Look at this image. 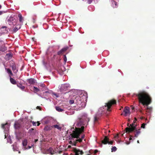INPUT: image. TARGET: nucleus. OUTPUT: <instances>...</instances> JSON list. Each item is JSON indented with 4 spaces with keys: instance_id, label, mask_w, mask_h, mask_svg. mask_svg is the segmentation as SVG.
<instances>
[{
    "instance_id": "obj_3",
    "label": "nucleus",
    "mask_w": 155,
    "mask_h": 155,
    "mask_svg": "<svg viewBox=\"0 0 155 155\" xmlns=\"http://www.w3.org/2000/svg\"><path fill=\"white\" fill-rule=\"evenodd\" d=\"M127 126L128 127H127L125 128V133H133L134 135V137H137L141 132L140 129V128L137 129V127H136V125L134 123L131 124L130 125L129 123H128Z\"/></svg>"
},
{
    "instance_id": "obj_53",
    "label": "nucleus",
    "mask_w": 155,
    "mask_h": 155,
    "mask_svg": "<svg viewBox=\"0 0 155 155\" xmlns=\"http://www.w3.org/2000/svg\"><path fill=\"white\" fill-rule=\"evenodd\" d=\"M2 8V5H0V9H1Z\"/></svg>"
},
{
    "instance_id": "obj_24",
    "label": "nucleus",
    "mask_w": 155,
    "mask_h": 155,
    "mask_svg": "<svg viewBox=\"0 0 155 155\" xmlns=\"http://www.w3.org/2000/svg\"><path fill=\"white\" fill-rule=\"evenodd\" d=\"M18 17L19 18V22L22 23L23 20V17H22L21 15V14H19L18 15Z\"/></svg>"
},
{
    "instance_id": "obj_2",
    "label": "nucleus",
    "mask_w": 155,
    "mask_h": 155,
    "mask_svg": "<svg viewBox=\"0 0 155 155\" xmlns=\"http://www.w3.org/2000/svg\"><path fill=\"white\" fill-rule=\"evenodd\" d=\"M140 103L143 105L148 106L152 102V98L149 94L144 91L136 94Z\"/></svg>"
},
{
    "instance_id": "obj_56",
    "label": "nucleus",
    "mask_w": 155,
    "mask_h": 155,
    "mask_svg": "<svg viewBox=\"0 0 155 155\" xmlns=\"http://www.w3.org/2000/svg\"><path fill=\"white\" fill-rule=\"evenodd\" d=\"M31 147H30V146H29V148H31Z\"/></svg>"
},
{
    "instance_id": "obj_16",
    "label": "nucleus",
    "mask_w": 155,
    "mask_h": 155,
    "mask_svg": "<svg viewBox=\"0 0 155 155\" xmlns=\"http://www.w3.org/2000/svg\"><path fill=\"white\" fill-rule=\"evenodd\" d=\"M21 25L19 24H16V26L14 28V29H13V31L14 32H15L17 31L18 30L21 28Z\"/></svg>"
},
{
    "instance_id": "obj_10",
    "label": "nucleus",
    "mask_w": 155,
    "mask_h": 155,
    "mask_svg": "<svg viewBox=\"0 0 155 155\" xmlns=\"http://www.w3.org/2000/svg\"><path fill=\"white\" fill-rule=\"evenodd\" d=\"M10 66L12 67V70L15 73H16L18 72V70L17 68L16 65L14 63L12 62V64L10 65Z\"/></svg>"
},
{
    "instance_id": "obj_43",
    "label": "nucleus",
    "mask_w": 155,
    "mask_h": 155,
    "mask_svg": "<svg viewBox=\"0 0 155 155\" xmlns=\"http://www.w3.org/2000/svg\"><path fill=\"white\" fill-rule=\"evenodd\" d=\"M98 152V150H95L94 151V153L95 154Z\"/></svg>"
},
{
    "instance_id": "obj_28",
    "label": "nucleus",
    "mask_w": 155,
    "mask_h": 155,
    "mask_svg": "<svg viewBox=\"0 0 155 155\" xmlns=\"http://www.w3.org/2000/svg\"><path fill=\"white\" fill-rule=\"evenodd\" d=\"M22 137V136H21L20 134H18L17 135L16 137L17 139L18 140L21 139Z\"/></svg>"
},
{
    "instance_id": "obj_34",
    "label": "nucleus",
    "mask_w": 155,
    "mask_h": 155,
    "mask_svg": "<svg viewBox=\"0 0 155 155\" xmlns=\"http://www.w3.org/2000/svg\"><path fill=\"white\" fill-rule=\"evenodd\" d=\"M30 122L32 123V125L33 126H36L37 122L34 121H32L31 120L30 121Z\"/></svg>"
},
{
    "instance_id": "obj_9",
    "label": "nucleus",
    "mask_w": 155,
    "mask_h": 155,
    "mask_svg": "<svg viewBox=\"0 0 155 155\" xmlns=\"http://www.w3.org/2000/svg\"><path fill=\"white\" fill-rule=\"evenodd\" d=\"M74 152L75 153V155H83L84 154V152L82 150L76 148H74Z\"/></svg>"
},
{
    "instance_id": "obj_60",
    "label": "nucleus",
    "mask_w": 155,
    "mask_h": 155,
    "mask_svg": "<svg viewBox=\"0 0 155 155\" xmlns=\"http://www.w3.org/2000/svg\"><path fill=\"white\" fill-rule=\"evenodd\" d=\"M21 70H22V68H21Z\"/></svg>"
},
{
    "instance_id": "obj_5",
    "label": "nucleus",
    "mask_w": 155,
    "mask_h": 155,
    "mask_svg": "<svg viewBox=\"0 0 155 155\" xmlns=\"http://www.w3.org/2000/svg\"><path fill=\"white\" fill-rule=\"evenodd\" d=\"M69 87L68 84H64L60 85L59 88L60 92H63L68 90Z\"/></svg>"
},
{
    "instance_id": "obj_58",
    "label": "nucleus",
    "mask_w": 155,
    "mask_h": 155,
    "mask_svg": "<svg viewBox=\"0 0 155 155\" xmlns=\"http://www.w3.org/2000/svg\"><path fill=\"white\" fill-rule=\"evenodd\" d=\"M132 109H133H133H134V107H132Z\"/></svg>"
},
{
    "instance_id": "obj_23",
    "label": "nucleus",
    "mask_w": 155,
    "mask_h": 155,
    "mask_svg": "<svg viewBox=\"0 0 155 155\" xmlns=\"http://www.w3.org/2000/svg\"><path fill=\"white\" fill-rule=\"evenodd\" d=\"M17 86L18 87H19L21 89V90H23L25 88V87L23 85L21 84L20 83H19L17 84Z\"/></svg>"
},
{
    "instance_id": "obj_14",
    "label": "nucleus",
    "mask_w": 155,
    "mask_h": 155,
    "mask_svg": "<svg viewBox=\"0 0 155 155\" xmlns=\"http://www.w3.org/2000/svg\"><path fill=\"white\" fill-rule=\"evenodd\" d=\"M1 31L2 33H6L8 32L7 27L4 26L1 28Z\"/></svg>"
},
{
    "instance_id": "obj_4",
    "label": "nucleus",
    "mask_w": 155,
    "mask_h": 155,
    "mask_svg": "<svg viewBox=\"0 0 155 155\" xmlns=\"http://www.w3.org/2000/svg\"><path fill=\"white\" fill-rule=\"evenodd\" d=\"M116 104V101L114 99H112L109 101L107 103H105V107H107V110L110 111H111L110 108L112 105L115 104Z\"/></svg>"
},
{
    "instance_id": "obj_52",
    "label": "nucleus",
    "mask_w": 155,
    "mask_h": 155,
    "mask_svg": "<svg viewBox=\"0 0 155 155\" xmlns=\"http://www.w3.org/2000/svg\"><path fill=\"white\" fill-rule=\"evenodd\" d=\"M130 143V142H127L126 144H129Z\"/></svg>"
},
{
    "instance_id": "obj_18",
    "label": "nucleus",
    "mask_w": 155,
    "mask_h": 155,
    "mask_svg": "<svg viewBox=\"0 0 155 155\" xmlns=\"http://www.w3.org/2000/svg\"><path fill=\"white\" fill-rule=\"evenodd\" d=\"M14 126L15 129H18L19 128L21 127V125L18 122H16L14 124Z\"/></svg>"
},
{
    "instance_id": "obj_55",
    "label": "nucleus",
    "mask_w": 155,
    "mask_h": 155,
    "mask_svg": "<svg viewBox=\"0 0 155 155\" xmlns=\"http://www.w3.org/2000/svg\"><path fill=\"white\" fill-rule=\"evenodd\" d=\"M18 153H21V151H18Z\"/></svg>"
},
{
    "instance_id": "obj_21",
    "label": "nucleus",
    "mask_w": 155,
    "mask_h": 155,
    "mask_svg": "<svg viewBox=\"0 0 155 155\" xmlns=\"http://www.w3.org/2000/svg\"><path fill=\"white\" fill-rule=\"evenodd\" d=\"M48 153H50L51 154H53L54 153V150L52 148H50L49 149L47 150Z\"/></svg>"
},
{
    "instance_id": "obj_19",
    "label": "nucleus",
    "mask_w": 155,
    "mask_h": 155,
    "mask_svg": "<svg viewBox=\"0 0 155 155\" xmlns=\"http://www.w3.org/2000/svg\"><path fill=\"white\" fill-rule=\"evenodd\" d=\"M7 49V48L4 45H2L1 46L0 45V51L4 52Z\"/></svg>"
},
{
    "instance_id": "obj_40",
    "label": "nucleus",
    "mask_w": 155,
    "mask_h": 155,
    "mask_svg": "<svg viewBox=\"0 0 155 155\" xmlns=\"http://www.w3.org/2000/svg\"><path fill=\"white\" fill-rule=\"evenodd\" d=\"M98 120V118H97L96 117H94V122H96Z\"/></svg>"
},
{
    "instance_id": "obj_49",
    "label": "nucleus",
    "mask_w": 155,
    "mask_h": 155,
    "mask_svg": "<svg viewBox=\"0 0 155 155\" xmlns=\"http://www.w3.org/2000/svg\"><path fill=\"white\" fill-rule=\"evenodd\" d=\"M37 123H38V125H37V126H39L40 124V123L38 122H37Z\"/></svg>"
},
{
    "instance_id": "obj_7",
    "label": "nucleus",
    "mask_w": 155,
    "mask_h": 155,
    "mask_svg": "<svg viewBox=\"0 0 155 155\" xmlns=\"http://www.w3.org/2000/svg\"><path fill=\"white\" fill-rule=\"evenodd\" d=\"M124 113V116L126 117L128 115H129L130 113V112L129 107H125L124 110H123V113L121 114V115H123Z\"/></svg>"
},
{
    "instance_id": "obj_37",
    "label": "nucleus",
    "mask_w": 155,
    "mask_h": 155,
    "mask_svg": "<svg viewBox=\"0 0 155 155\" xmlns=\"http://www.w3.org/2000/svg\"><path fill=\"white\" fill-rule=\"evenodd\" d=\"M6 56L8 57H10V58L12 57V55H11L10 54H7Z\"/></svg>"
},
{
    "instance_id": "obj_46",
    "label": "nucleus",
    "mask_w": 155,
    "mask_h": 155,
    "mask_svg": "<svg viewBox=\"0 0 155 155\" xmlns=\"http://www.w3.org/2000/svg\"><path fill=\"white\" fill-rule=\"evenodd\" d=\"M130 137L129 138V140H130L132 139V138H131V137H132L133 136H132V135H130Z\"/></svg>"
},
{
    "instance_id": "obj_50",
    "label": "nucleus",
    "mask_w": 155,
    "mask_h": 155,
    "mask_svg": "<svg viewBox=\"0 0 155 155\" xmlns=\"http://www.w3.org/2000/svg\"><path fill=\"white\" fill-rule=\"evenodd\" d=\"M38 141V139H35V141H34L35 143L36 142Z\"/></svg>"
},
{
    "instance_id": "obj_44",
    "label": "nucleus",
    "mask_w": 155,
    "mask_h": 155,
    "mask_svg": "<svg viewBox=\"0 0 155 155\" xmlns=\"http://www.w3.org/2000/svg\"><path fill=\"white\" fill-rule=\"evenodd\" d=\"M137 120V119H136V118H135V120H134V121L133 122V123L134 124H135V123L136 121Z\"/></svg>"
},
{
    "instance_id": "obj_20",
    "label": "nucleus",
    "mask_w": 155,
    "mask_h": 155,
    "mask_svg": "<svg viewBox=\"0 0 155 155\" xmlns=\"http://www.w3.org/2000/svg\"><path fill=\"white\" fill-rule=\"evenodd\" d=\"M22 145L23 147H24L26 149V146L27 145V140L26 139H25L24 140H23L22 141Z\"/></svg>"
},
{
    "instance_id": "obj_31",
    "label": "nucleus",
    "mask_w": 155,
    "mask_h": 155,
    "mask_svg": "<svg viewBox=\"0 0 155 155\" xmlns=\"http://www.w3.org/2000/svg\"><path fill=\"white\" fill-rule=\"evenodd\" d=\"M113 143H114L113 140H111V141H109V140L108 142H107V144H113Z\"/></svg>"
},
{
    "instance_id": "obj_39",
    "label": "nucleus",
    "mask_w": 155,
    "mask_h": 155,
    "mask_svg": "<svg viewBox=\"0 0 155 155\" xmlns=\"http://www.w3.org/2000/svg\"><path fill=\"white\" fill-rule=\"evenodd\" d=\"M93 0H87V3L88 4H91Z\"/></svg>"
},
{
    "instance_id": "obj_26",
    "label": "nucleus",
    "mask_w": 155,
    "mask_h": 155,
    "mask_svg": "<svg viewBox=\"0 0 155 155\" xmlns=\"http://www.w3.org/2000/svg\"><path fill=\"white\" fill-rule=\"evenodd\" d=\"M33 91L34 92L36 93L37 92H39L40 90L39 89L37 88V87H34Z\"/></svg>"
},
{
    "instance_id": "obj_25",
    "label": "nucleus",
    "mask_w": 155,
    "mask_h": 155,
    "mask_svg": "<svg viewBox=\"0 0 155 155\" xmlns=\"http://www.w3.org/2000/svg\"><path fill=\"white\" fill-rule=\"evenodd\" d=\"M55 108L56 110L59 112H62L64 110L63 109L59 107L56 106Z\"/></svg>"
},
{
    "instance_id": "obj_36",
    "label": "nucleus",
    "mask_w": 155,
    "mask_h": 155,
    "mask_svg": "<svg viewBox=\"0 0 155 155\" xmlns=\"http://www.w3.org/2000/svg\"><path fill=\"white\" fill-rule=\"evenodd\" d=\"M53 95H54V96H55V97H56L57 98L59 97V96H58V94H57L55 93H53Z\"/></svg>"
},
{
    "instance_id": "obj_6",
    "label": "nucleus",
    "mask_w": 155,
    "mask_h": 155,
    "mask_svg": "<svg viewBox=\"0 0 155 155\" xmlns=\"http://www.w3.org/2000/svg\"><path fill=\"white\" fill-rule=\"evenodd\" d=\"M74 99L75 100V103L77 104V105L81 104L83 101L81 97L79 95L75 96Z\"/></svg>"
},
{
    "instance_id": "obj_51",
    "label": "nucleus",
    "mask_w": 155,
    "mask_h": 155,
    "mask_svg": "<svg viewBox=\"0 0 155 155\" xmlns=\"http://www.w3.org/2000/svg\"><path fill=\"white\" fill-rule=\"evenodd\" d=\"M35 19L34 18H33V22L35 23Z\"/></svg>"
},
{
    "instance_id": "obj_1",
    "label": "nucleus",
    "mask_w": 155,
    "mask_h": 155,
    "mask_svg": "<svg viewBox=\"0 0 155 155\" xmlns=\"http://www.w3.org/2000/svg\"><path fill=\"white\" fill-rule=\"evenodd\" d=\"M90 119L86 117L85 119H81L80 120L78 124L81 126H87L88 122L89 121ZM81 127V128L72 127L71 129H73L72 133H71L68 136L69 140H71L70 141L69 143L74 146H76L78 142L81 143L82 141V140L84 138V135H80L84 132V126Z\"/></svg>"
},
{
    "instance_id": "obj_27",
    "label": "nucleus",
    "mask_w": 155,
    "mask_h": 155,
    "mask_svg": "<svg viewBox=\"0 0 155 155\" xmlns=\"http://www.w3.org/2000/svg\"><path fill=\"white\" fill-rule=\"evenodd\" d=\"M53 127L57 128L59 130L61 129V127H60L59 125H55L53 126Z\"/></svg>"
},
{
    "instance_id": "obj_33",
    "label": "nucleus",
    "mask_w": 155,
    "mask_h": 155,
    "mask_svg": "<svg viewBox=\"0 0 155 155\" xmlns=\"http://www.w3.org/2000/svg\"><path fill=\"white\" fill-rule=\"evenodd\" d=\"M64 62L66 63L67 61V57H66V55H64Z\"/></svg>"
},
{
    "instance_id": "obj_17",
    "label": "nucleus",
    "mask_w": 155,
    "mask_h": 155,
    "mask_svg": "<svg viewBox=\"0 0 155 155\" xmlns=\"http://www.w3.org/2000/svg\"><path fill=\"white\" fill-rule=\"evenodd\" d=\"M5 70H6L7 72L8 73L10 77L13 75L12 72L11 70L8 68H5Z\"/></svg>"
},
{
    "instance_id": "obj_45",
    "label": "nucleus",
    "mask_w": 155,
    "mask_h": 155,
    "mask_svg": "<svg viewBox=\"0 0 155 155\" xmlns=\"http://www.w3.org/2000/svg\"><path fill=\"white\" fill-rule=\"evenodd\" d=\"M118 134H117L114 137V138H118Z\"/></svg>"
},
{
    "instance_id": "obj_8",
    "label": "nucleus",
    "mask_w": 155,
    "mask_h": 155,
    "mask_svg": "<svg viewBox=\"0 0 155 155\" xmlns=\"http://www.w3.org/2000/svg\"><path fill=\"white\" fill-rule=\"evenodd\" d=\"M17 20L15 18H10L8 19V23L9 25L15 26L17 24Z\"/></svg>"
},
{
    "instance_id": "obj_13",
    "label": "nucleus",
    "mask_w": 155,
    "mask_h": 155,
    "mask_svg": "<svg viewBox=\"0 0 155 155\" xmlns=\"http://www.w3.org/2000/svg\"><path fill=\"white\" fill-rule=\"evenodd\" d=\"M109 140V138L107 136H105L104 139L101 140V143L104 144H107Z\"/></svg>"
},
{
    "instance_id": "obj_47",
    "label": "nucleus",
    "mask_w": 155,
    "mask_h": 155,
    "mask_svg": "<svg viewBox=\"0 0 155 155\" xmlns=\"http://www.w3.org/2000/svg\"><path fill=\"white\" fill-rule=\"evenodd\" d=\"M147 109V110H151V108L150 107H147V109Z\"/></svg>"
},
{
    "instance_id": "obj_35",
    "label": "nucleus",
    "mask_w": 155,
    "mask_h": 155,
    "mask_svg": "<svg viewBox=\"0 0 155 155\" xmlns=\"http://www.w3.org/2000/svg\"><path fill=\"white\" fill-rule=\"evenodd\" d=\"M146 125V124H144V123L142 124H141V127L142 128H144L145 127V125Z\"/></svg>"
},
{
    "instance_id": "obj_29",
    "label": "nucleus",
    "mask_w": 155,
    "mask_h": 155,
    "mask_svg": "<svg viewBox=\"0 0 155 155\" xmlns=\"http://www.w3.org/2000/svg\"><path fill=\"white\" fill-rule=\"evenodd\" d=\"M117 149L116 148V147L115 146H114L112 147L111 149V151L112 152H115Z\"/></svg>"
},
{
    "instance_id": "obj_59",
    "label": "nucleus",
    "mask_w": 155,
    "mask_h": 155,
    "mask_svg": "<svg viewBox=\"0 0 155 155\" xmlns=\"http://www.w3.org/2000/svg\"><path fill=\"white\" fill-rule=\"evenodd\" d=\"M42 86L43 87H44V86L43 85V84H42Z\"/></svg>"
},
{
    "instance_id": "obj_12",
    "label": "nucleus",
    "mask_w": 155,
    "mask_h": 155,
    "mask_svg": "<svg viewBox=\"0 0 155 155\" xmlns=\"http://www.w3.org/2000/svg\"><path fill=\"white\" fill-rule=\"evenodd\" d=\"M2 127L3 128V129L5 130L6 131H7L9 129V125L7 123H6L5 124H2Z\"/></svg>"
},
{
    "instance_id": "obj_22",
    "label": "nucleus",
    "mask_w": 155,
    "mask_h": 155,
    "mask_svg": "<svg viewBox=\"0 0 155 155\" xmlns=\"http://www.w3.org/2000/svg\"><path fill=\"white\" fill-rule=\"evenodd\" d=\"M10 80L11 83L12 84L14 85L16 84V81L12 78L10 77Z\"/></svg>"
},
{
    "instance_id": "obj_48",
    "label": "nucleus",
    "mask_w": 155,
    "mask_h": 155,
    "mask_svg": "<svg viewBox=\"0 0 155 155\" xmlns=\"http://www.w3.org/2000/svg\"><path fill=\"white\" fill-rule=\"evenodd\" d=\"M47 127H45V130H48V129L47 128Z\"/></svg>"
},
{
    "instance_id": "obj_42",
    "label": "nucleus",
    "mask_w": 155,
    "mask_h": 155,
    "mask_svg": "<svg viewBox=\"0 0 155 155\" xmlns=\"http://www.w3.org/2000/svg\"><path fill=\"white\" fill-rule=\"evenodd\" d=\"M5 12L2 11H0V15H2V14L4 13Z\"/></svg>"
},
{
    "instance_id": "obj_38",
    "label": "nucleus",
    "mask_w": 155,
    "mask_h": 155,
    "mask_svg": "<svg viewBox=\"0 0 155 155\" xmlns=\"http://www.w3.org/2000/svg\"><path fill=\"white\" fill-rule=\"evenodd\" d=\"M34 129L33 128H31L29 130V131L30 133H32V131H33Z\"/></svg>"
},
{
    "instance_id": "obj_54",
    "label": "nucleus",
    "mask_w": 155,
    "mask_h": 155,
    "mask_svg": "<svg viewBox=\"0 0 155 155\" xmlns=\"http://www.w3.org/2000/svg\"><path fill=\"white\" fill-rule=\"evenodd\" d=\"M137 143H139V140H138L137 141Z\"/></svg>"
},
{
    "instance_id": "obj_61",
    "label": "nucleus",
    "mask_w": 155,
    "mask_h": 155,
    "mask_svg": "<svg viewBox=\"0 0 155 155\" xmlns=\"http://www.w3.org/2000/svg\"><path fill=\"white\" fill-rule=\"evenodd\" d=\"M90 155V154H88V155Z\"/></svg>"
},
{
    "instance_id": "obj_32",
    "label": "nucleus",
    "mask_w": 155,
    "mask_h": 155,
    "mask_svg": "<svg viewBox=\"0 0 155 155\" xmlns=\"http://www.w3.org/2000/svg\"><path fill=\"white\" fill-rule=\"evenodd\" d=\"M113 4H114L115 5V6H113L114 8H115L117 7V2L115 1H113Z\"/></svg>"
},
{
    "instance_id": "obj_41",
    "label": "nucleus",
    "mask_w": 155,
    "mask_h": 155,
    "mask_svg": "<svg viewBox=\"0 0 155 155\" xmlns=\"http://www.w3.org/2000/svg\"><path fill=\"white\" fill-rule=\"evenodd\" d=\"M36 109H38L40 110H41V108L40 107V106H37L36 107Z\"/></svg>"
},
{
    "instance_id": "obj_57",
    "label": "nucleus",
    "mask_w": 155,
    "mask_h": 155,
    "mask_svg": "<svg viewBox=\"0 0 155 155\" xmlns=\"http://www.w3.org/2000/svg\"><path fill=\"white\" fill-rule=\"evenodd\" d=\"M130 119H128V121H130Z\"/></svg>"
},
{
    "instance_id": "obj_30",
    "label": "nucleus",
    "mask_w": 155,
    "mask_h": 155,
    "mask_svg": "<svg viewBox=\"0 0 155 155\" xmlns=\"http://www.w3.org/2000/svg\"><path fill=\"white\" fill-rule=\"evenodd\" d=\"M75 103V100H71L69 101V103L71 104H72L74 103Z\"/></svg>"
},
{
    "instance_id": "obj_15",
    "label": "nucleus",
    "mask_w": 155,
    "mask_h": 155,
    "mask_svg": "<svg viewBox=\"0 0 155 155\" xmlns=\"http://www.w3.org/2000/svg\"><path fill=\"white\" fill-rule=\"evenodd\" d=\"M27 82H28L30 85H33L36 83V80L33 78H30L28 79Z\"/></svg>"
},
{
    "instance_id": "obj_11",
    "label": "nucleus",
    "mask_w": 155,
    "mask_h": 155,
    "mask_svg": "<svg viewBox=\"0 0 155 155\" xmlns=\"http://www.w3.org/2000/svg\"><path fill=\"white\" fill-rule=\"evenodd\" d=\"M68 49V47L62 48L60 51H58L57 53L58 55H59L63 54L64 52L66 51V50Z\"/></svg>"
}]
</instances>
